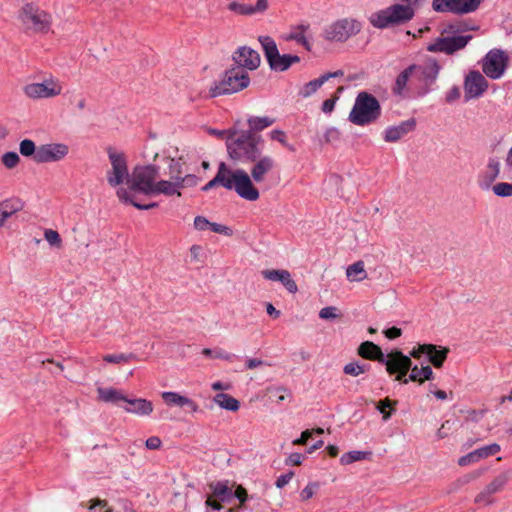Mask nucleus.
<instances>
[{
	"label": "nucleus",
	"instance_id": "052dcab7",
	"mask_svg": "<svg viewBox=\"0 0 512 512\" xmlns=\"http://www.w3.org/2000/svg\"><path fill=\"white\" fill-rule=\"evenodd\" d=\"M210 224L211 222L204 216H196L194 219V227L200 231L210 228Z\"/></svg>",
	"mask_w": 512,
	"mask_h": 512
},
{
	"label": "nucleus",
	"instance_id": "de8ad7c7",
	"mask_svg": "<svg viewBox=\"0 0 512 512\" xmlns=\"http://www.w3.org/2000/svg\"><path fill=\"white\" fill-rule=\"evenodd\" d=\"M133 357V354H107L104 360L109 363H126Z\"/></svg>",
	"mask_w": 512,
	"mask_h": 512
},
{
	"label": "nucleus",
	"instance_id": "603ef678",
	"mask_svg": "<svg viewBox=\"0 0 512 512\" xmlns=\"http://www.w3.org/2000/svg\"><path fill=\"white\" fill-rule=\"evenodd\" d=\"M339 139H340V132L337 128L330 127L328 129H326V131L324 133V141L326 143H332V142L338 141Z\"/></svg>",
	"mask_w": 512,
	"mask_h": 512
},
{
	"label": "nucleus",
	"instance_id": "ddd939ff",
	"mask_svg": "<svg viewBox=\"0 0 512 512\" xmlns=\"http://www.w3.org/2000/svg\"><path fill=\"white\" fill-rule=\"evenodd\" d=\"M509 63V57L505 51L501 49L490 50L482 60L483 73L490 79H500Z\"/></svg>",
	"mask_w": 512,
	"mask_h": 512
},
{
	"label": "nucleus",
	"instance_id": "412c9836",
	"mask_svg": "<svg viewBox=\"0 0 512 512\" xmlns=\"http://www.w3.org/2000/svg\"><path fill=\"white\" fill-rule=\"evenodd\" d=\"M262 276L266 280L270 281H278L282 283V285L287 289L290 293H296L298 291V287L296 282L292 279L291 274L287 270H276V269H267L261 272Z\"/></svg>",
	"mask_w": 512,
	"mask_h": 512
},
{
	"label": "nucleus",
	"instance_id": "bb28decb",
	"mask_svg": "<svg viewBox=\"0 0 512 512\" xmlns=\"http://www.w3.org/2000/svg\"><path fill=\"white\" fill-rule=\"evenodd\" d=\"M416 64H411L407 68H405L397 77L392 88V91L397 96H403L404 91L407 87V83L409 78L413 75L415 71Z\"/></svg>",
	"mask_w": 512,
	"mask_h": 512
},
{
	"label": "nucleus",
	"instance_id": "49530a36",
	"mask_svg": "<svg viewBox=\"0 0 512 512\" xmlns=\"http://www.w3.org/2000/svg\"><path fill=\"white\" fill-rule=\"evenodd\" d=\"M319 488V483L317 482H310L307 484V486L301 491L300 498L302 501H307L308 499L312 498L315 494V491Z\"/></svg>",
	"mask_w": 512,
	"mask_h": 512
},
{
	"label": "nucleus",
	"instance_id": "a19ab883",
	"mask_svg": "<svg viewBox=\"0 0 512 512\" xmlns=\"http://www.w3.org/2000/svg\"><path fill=\"white\" fill-rule=\"evenodd\" d=\"M1 162L7 169H13L19 164L20 157L16 152H6L2 155Z\"/></svg>",
	"mask_w": 512,
	"mask_h": 512
},
{
	"label": "nucleus",
	"instance_id": "f8f14e48",
	"mask_svg": "<svg viewBox=\"0 0 512 512\" xmlns=\"http://www.w3.org/2000/svg\"><path fill=\"white\" fill-rule=\"evenodd\" d=\"M107 154L111 164V169L107 172L108 184L112 187L119 186L124 182L127 184L130 175L125 154L113 147L107 148Z\"/></svg>",
	"mask_w": 512,
	"mask_h": 512
},
{
	"label": "nucleus",
	"instance_id": "9d476101",
	"mask_svg": "<svg viewBox=\"0 0 512 512\" xmlns=\"http://www.w3.org/2000/svg\"><path fill=\"white\" fill-rule=\"evenodd\" d=\"M362 28L363 23L356 18H340L325 28L323 37L331 42L344 43L351 37L359 34Z\"/></svg>",
	"mask_w": 512,
	"mask_h": 512
},
{
	"label": "nucleus",
	"instance_id": "a211bd4d",
	"mask_svg": "<svg viewBox=\"0 0 512 512\" xmlns=\"http://www.w3.org/2000/svg\"><path fill=\"white\" fill-rule=\"evenodd\" d=\"M488 89V81L477 70L470 71L464 80L465 100L479 98Z\"/></svg>",
	"mask_w": 512,
	"mask_h": 512
},
{
	"label": "nucleus",
	"instance_id": "6ab92c4d",
	"mask_svg": "<svg viewBox=\"0 0 512 512\" xmlns=\"http://www.w3.org/2000/svg\"><path fill=\"white\" fill-rule=\"evenodd\" d=\"M511 473L504 471L498 474L494 479L485 486V488L475 497V503H484L489 505L492 503L491 496L504 489L508 481L510 480Z\"/></svg>",
	"mask_w": 512,
	"mask_h": 512
},
{
	"label": "nucleus",
	"instance_id": "0e129e2a",
	"mask_svg": "<svg viewBox=\"0 0 512 512\" xmlns=\"http://www.w3.org/2000/svg\"><path fill=\"white\" fill-rule=\"evenodd\" d=\"M304 458L305 456L301 453H291L286 460V464L298 466L301 465Z\"/></svg>",
	"mask_w": 512,
	"mask_h": 512
},
{
	"label": "nucleus",
	"instance_id": "393cba45",
	"mask_svg": "<svg viewBox=\"0 0 512 512\" xmlns=\"http://www.w3.org/2000/svg\"><path fill=\"white\" fill-rule=\"evenodd\" d=\"M51 15L43 10H34V33L46 34L51 30Z\"/></svg>",
	"mask_w": 512,
	"mask_h": 512
},
{
	"label": "nucleus",
	"instance_id": "13d9d810",
	"mask_svg": "<svg viewBox=\"0 0 512 512\" xmlns=\"http://www.w3.org/2000/svg\"><path fill=\"white\" fill-rule=\"evenodd\" d=\"M210 229H211V231H213L215 233L223 234L226 236L232 235L231 228H229L228 226L222 225V224L215 223V222H211Z\"/></svg>",
	"mask_w": 512,
	"mask_h": 512
},
{
	"label": "nucleus",
	"instance_id": "2eb2a0df",
	"mask_svg": "<svg viewBox=\"0 0 512 512\" xmlns=\"http://www.w3.org/2000/svg\"><path fill=\"white\" fill-rule=\"evenodd\" d=\"M481 2L482 0H433L432 9L438 13L463 15L476 11Z\"/></svg>",
	"mask_w": 512,
	"mask_h": 512
},
{
	"label": "nucleus",
	"instance_id": "39448f33",
	"mask_svg": "<svg viewBox=\"0 0 512 512\" xmlns=\"http://www.w3.org/2000/svg\"><path fill=\"white\" fill-rule=\"evenodd\" d=\"M229 157L239 162H255L261 155L264 139L251 131H230L226 142Z\"/></svg>",
	"mask_w": 512,
	"mask_h": 512
},
{
	"label": "nucleus",
	"instance_id": "a18cd8bd",
	"mask_svg": "<svg viewBox=\"0 0 512 512\" xmlns=\"http://www.w3.org/2000/svg\"><path fill=\"white\" fill-rule=\"evenodd\" d=\"M228 9L235 12L236 14H239V15H252L253 14L252 5L240 4L235 1L231 2L228 5Z\"/></svg>",
	"mask_w": 512,
	"mask_h": 512
},
{
	"label": "nucleus",
	"instance_id": "cd10ccee",
	"mask_svg": "<svg viewBox=\"0 0 512 512\" xmlns=\"http://www.w3.org/2000/svg\"><path fill=\"white\" fill-rule=\"evenodd\" d=\"M213 401L222 409L236 412L240 408V402L233 396L226 393H218L214 396Z\"/></svg>",
	"mask_w": 512,
	"mask_h": 512
},
{
	"label": "nucleus",
	"instance_id": "1a4fd4ad",
	"mask_svg": "<svg viewBox=\"0 0 512 512\" xmlns=\"http://www.w3.org/2000/svg\"><path fill=\"white\" fill-rule=\"evenodd\" d=\"M413 19V12L403 4H393L384 9L371 13L368 17L369 23L377 29L404 24Z\"/></svg>",
	"mask_w": 512,
	"mask_h": 512
},
{
	"label": "nucleus",
	"instance_id": "dca6fc26",
	"mask_svg": "<svg viewBox=\"0 0 512 512\" xmlns=\"http://www.w3.org/2000/svg\"><path fill=\"white\" fill-rule=\"evenodd\" d=\"M68 153L69 147L64 143H48L38 147L34 145V161L38 163L59 162Z\"/></svg>",
	"mask_w": 512,
	"mask_h": 512
},
{
	"label": "nucleus",
	"instance_id": "79ce46f5",
	"mask_svg": "<svg viewBox=\"0 0 512 512\" xmlns=\"http://www.w3.org/2000/svg\"><path fill=\"white\" fill-rule=\"evenodd\" d=\"M409 352H450L448 347H440L439 349L436 345L433 344H417V346L412 347Z\"/></svg>",
	"mask_w": 512,
	"mask_h": 512
},
{
	"label": "nucleus",
	"instance_id": "f3484780",
	"mask_svg": "<svg viewBox=\"0 0 512 512\" xmlns=\"http://www.w3.org/2000/svg\"><path fill=\"white\" fill-rule=\"evenodd\" d=\"M232 60L235 63L234 67H240L245 71H254L261 64L260 54L248 46L238 47L232 54Z\"/></svg>",
	"mask_w": 512,
	"mask_h": 512
},
{
	"label": "nucleus",
	"instance_id": "69168bd1",
	"mask_svg": "<svg viewBox=\"0 0 512 512\" xmlns=\"http://www.w3.org/2000/svg\"><path fill=\"white\" fill-rule=\"evenodd\" d=\"M453 425H454V422H452L450 420H446L437 432L438 437L441 439L447 437L449 434V431L451 430Z\"/></svg>",
	"mask_w": 512,
	"mask_h": 512
},
{
	"label": "nucleus",
	"instance_id": "423d86ee",
	"mask_svg": "<svg viewBox=\"0 0 512 512\" xmlns=\"http://www.w3.org/2000/svg\"><path fill=\"white\" fill-rule=\"evenodd\" d=\"M97 393L99 400L120 406L128 413L138 416H148L153 411L151 401L143 398H127L121 391L115 388L99 387L97 388Z\"/></svg>",
	"mask_w": 512,
	"mask_h": 512
},
{
	"label": "nucleus",
	"instance_id": "473e14b6",
	"mask_svg": "<svg viewBox=\"0 0 512 512\" xmlns=\"http://www.w3.org/2000/svg\"><path fill=\"white\" fill-rule=\"evenodd\" d=\"M325 83L322 75L314 80L309 81L306 83L303 88L300 90L299 94L304 97H310L313 95L323 84Z\"/></svg>",
	"mask_w": 512,
	"mask_h": 512
},
{
	"label": "nucleus",
	"instance_id": "3c124183",
	"mask_svg": "<svg viewBox=\"0 0 512 512\" xmlns=\"http://www.w3.org/2000/svg\"><path fill=\"white\" fill-rule=\"evenodd\" d=\"M480 459L478 458V455L476 453V450L462 456L459 458L458 460V464L460 466H467L469 464H472V463H475V462H478Z\"/></svg>",
	"mask_w": 512,
	"mask_h": 512
},
{
	"label": "nucleus",
	"instance_id": "f704fd0d",
	"mask_svg": "<svg viewBox=\"0 0 512 512\" xmlns=\"http://www.w3.org/2000/svg\"><path fill=\"white\" fill-rule=\"evenodd\" d=\"M367 369H368L367 364H360L359 362L354 361V362H350V363L346 364L343 368V371L347 375L356 377V376L364 373Z\"/></svg>",
	"mask_w": 512,
	"mask_h": 512
},
{
	"label": "nucleus",
	"instance_id": "b1692460",
	"mask_svg": "<svg viewBox=\"0 0 512 512\" xmlns=\"http://www.w3.org/2000/svg\"><path fill=\"white\" fill-rule=\"evenodd\" d=\"M499 175L500 162L497 158H490L487 163L486 171L478 177V186L482 190H488Z\"/></svg>",
	"mask_w": 512,
	"mask_h": 512
},
{
	"label": "nucleus",
	"instance_id": "e433bc0d",
	"mask_svg": "<svg viewBox=\"0 0 512 512\" xmlns=\"http://www.w3.org/2000/svg\"><path fill=\"white\" fill-rule=\"evenodd\" d=\"M2 209H4L8 216H12L23 207L22 202L19 199H8L0 203Z\"/></svg>",
	"mask_w": 512,
	"mask_h": 512
},
{
	"label": "nucleus",
	"instance_id": "9b49d317",
	"mask_svg": "<svg viewBox=\"0 0 512 512\" xmlns=\"http://www.w3.org/2000/svg\"><path fill=\"white\" fill-rule=\"evenodd\" d=\"M440 70L439 62L433 57L426 58L422 64H416L413 75L418 82V96L422 97L431 92L432 86L438 79Z\"/></svg>",
	"mask_w": 512,
	"mask_h": 512
},
{
	"label": "nucleus",
	"instance_id": "bf43d9fd",
	"mask_svg": "<svg viewBox=\"0 0 512 512\" xmlns=\"http://www.w3.org/2000/svg\"><path fill=\"white\" fill-rule=\"evenodd\" d=\"M426 355L429 356V361L436 368L441 367L447 358V354H426Z\"/></svg>",
	"mask_w": 512,
	"mask_h": 512
},
{
	"label": "nucleus",
	"instance_id": "5701e85b",
	"mask_svg": "<svg viewBox=\"0 0 512 512\" xmlns=\"http://www.w3.org/2000/svg\"><path fill=\"white\" fill-rule=\"evenodd\" d=\"M250 170L251 176L255 182L260 183L264 181L265 175L269 173L275 166V161L271 156H260Z\"/></svg>",
	"mask_w": 512,
	"mask_h": 512
},
{
	"label": "nucleus",
	"instance_id": "6e6d98bb",
	"mask_svg": "<svg viewBox=\"0 0 512 512\" xmlns=\"http://www.w3.org/2000/svg\"><path fill=\"white\" fill-rule=\"evenodd\" d=\"M391 404L392 403L388 398L378 402L377 409L383 415V420L385 421L388 420L391 416V413L386 411L387 408L391 407Z\"/></svg>",
	"mask_w": 512,
	"mask_h": 512
},
{
	"label": "nucleus",
	"instance_id": "4be33fe9",
	"mask_svg": "<svg viewBox=\"0 0 512 512\" xmlns=\"http://www.w3.org/2000/svg\"><path fill=\"white\" fill-rule=\"evenodd\" d=\"M416 127V121L414 118L402 121L398 125L390 126L386 128L384 132V140L386 142H397L402 137L413 131Z\"/></svg>",
	"mask_w": 512,
	"mask_h": 512
},
{
	"label": "nucleus",
	"instance_id": "7c9ffc66",
	"mask_svg": "<svg viewBox=\"0 0 512 512\" xmlns=\"http://www.w3.org/2000/svg\"><path fill=\"white\" fill-rule=\"evenodd\" d=\"M371 456H372V452L371 451L353 450V451H349L347 453H344L340 457V463L342 465H349V464H351L353 462H356V461L370 459Z\"/></svg>",
	"mask_w": 512,
	"mask_h": 512
},
{
	"label": "nucleus",
	"instance_id": "5fc2aeb1",
	"mask_svg": "<svg viewBox=\"0 0 512 512\" xmlns=\"http://www.w3.org/2000/svg\"><path fill=\"white\" fill-rule=\"evenodd\" d=\"M337 308L333 306L324 307L319 312V317L321 319H335L337 315Z\"/></svg>",
	"mask_w": 512,
	"mask_h": 512
},
{
	"label": "nucleus",
	"instance_id": "774afa93",
	"mask_svg": "<svg viewBox=\"0 0 512 512\" xmlns=\"http://www.w3.org/2000/svg\"><path fill=\"white\" fill-rule=\"evenodd\" d=\"M270 138L272 140L278 141L281 144L287 146L286 134L282 130H278V129L272 130L271 133H270Z\"/></svg>",
	"mask_w": 512,
	"mask_h": 512
},
{
	"label": "nucleus",
	"instance_id": "6e6552de",
	"mask_svg": "<svg viewBox=\"0 0 512 512\" xmlns=\"http://www.w3.org/2000/svg\"><path fill=\"white\" fill-rule=\"evenodd\" d=\"M250 84V77L247 71L240 67L227 69L221 79L209 89V96L215 98L221 95L237 93L247 88Z\"/></svg>",
	"mask_w": 512,
	"mask_h": 512
},
{
	"label": "nucleus",
	"instance_id": "f257e3e1",
	"mask_svg": "<svg viewBox=\"0 0 512 512\" xmlns=\"http://www.w3.org/2000/svg\"><path fill=\"white\" fill-rule=\"evenodd\" d=\"M366 359L378 360L386 366L390 375H396L395 380L407 384L409 380L419 381L430 380L433 377L432 368L429 365L419 369L412 366L410 357L419 358L422 354H360Z\"/></svg>",
	"mask_w": 512,
	"mask_h": 512
},
{
	"label": "nucleus",
	"instance_id": "0eeeda50",
	"mask_svg": "<svg viewBox=\"0 0 512 512\" xmlns=\"http://www.w3.org/2000/svg\"><path fill=\"white\" fill-rule=\"evenodd\" d=\"M381 116V105L377 98L368 92H360L349 113V121L358 126L369 125Z\"/></svg>",
	"mask_w": 512,
	"mask_h": 512
},
{
	"label": "nucleus",
	"instance_id": "c9c22d12",
	"mask_svg": "<svg viewBox=\"0 0 512 512\" xmlns=\"http://www.w3.org/2000/svg\"><path fill=\"white\" fill-rule=\"evenodd\" d=\"M308 28V26H304V25H300L298 27V29L300 30V32H294V33H291L287 39L289 40H295L297 43L301 44L304 46V48L308 51L311 50V44L309 43V41L306 39V37L304 36V32L305 30Z\"/></svg>",
	"mask_w": 512,
	"mask_h": 512
},
{
	"label": "nucleus",
	"instance_id": "864d4df0",
	"mask_svg": "<svg viewBox=\"0 0 512 512\" xmlns=\"http://www.w3.org/2000/svg\"><path fill=\"white\" fill-rule=\"evenodd\" d=\"M356 352H382V349L371 341L362 342Z\"/></svg>",
	"mask_w": 512,
	"mask_h": 512
},
{
	"label": "nucleus",
	"instance_id": "a878e982",
	"mask_svg": "<svg viewBox=\"0 0 512 512\" xmlns=\"http://www.w3.org/2000/svg\"><path fill=\"white\" fill-rule=\"evenodd\" d=\"M163 194L165 196H181L179 183L176 180H160L156 182L153 195Z\"/></svg>",
	"mask_w": 512,
	"mask_h": 512
},
{
	"label": "nucleus",
	"instance_id": "2f4dec72",
	"mask_svg": "<svg viewBox=\"0 0 512 512\" xmlns=\"http://www.w3.org/2000/svg\"><path fill=\"white\" fill-rule=\"evenodd\" d=\"M346 275L351 281H362L367 277V273L364 269L363 261H357L354 264L348 266Z\"/></svg>",
	"mask_w": 512,
	"mask_h": 512
},
{
	"label": "nucleus",
	"instance_id": "ea45409f",
	"mask_svg": "<svg viewBox=\"0 0 512 512\" xmlns=\"http://www.w3.org/2000/svg\"><path fill=\"white\" fill-rule=\"evenodd\" d=\"M492 190L498 197H511L512 184L508 182H499L493 185Z\"/></svg>",
	"mask_w": 512,
	"mask_h": 512
},
{
	"label": "nucleus",
	"instance_id": "4468645a",
	"mask_svg": "<svg viewBox=\"0 0 512 512\" xmlns=\"http://www.w3.org/2000/svg\"><path fill=\"white\" fill-rule=\"evenodd\" d=\"M264 56L271 70L284 72L290 68L288 54L281 55L279 53L275 40L270 36H259Z\"/></svg>",
	"mask_w": 512,
	"mask_h": 512
},
{
	"label": "nucleus",
	"instance_id": "4d7b16f0",
	"mask_svg": "<svg viewBox=\"0 0 512 512\" xmlns=\"http://www.w3.org/2000/svg\"><path fill=\"white\" fill-rule=\"evenodd\" d=\"M234 498L240 501V508H242L243 504L248 499L247 490L243 486H238L236 490L233 492V499Z\"/></svg>",
	"mask_w": 512,
	"mask_h": 512
},
{
	"label": "nucleus",
	"instance_id": "c85d7f7f",
	"mask_svg": "<svg viewBox=\"0 0 512 512\" xmlns=\"http://www.w3.org/2000/svg\"><path fill=\"white\" fill-rule=\"evenodd\" d=\"M213 495L221 502L230 503L233 500V491L228 487L227 482H217L210 485Z\"/></svg>",
	"mask_w": 512,
	"mask_h": 512
},
{
	"label": "nucleus",
	"instance_id": "8fccbe9b",
	"mask_svg": "<svg viewBox=\"0 0 512 512\" xmlns=\"http://www.w3.org/2000/svg\"><path fill=\"white\" fill-rule=\"evenodd\" d=\"M41 366H43V367L50 366V367H48V369L52 373H60L63 371V365H62L61 361H54V360H50L48 358L41 360Z\"/></svg>",
	"mask_w": 512,
	"mask_h": 512
},
{
	"label": "nucleus",
	"instance_id": "4c0bfd02",
	"mask_svg": "<svg viewBox=\"0 0 512 512\" xmlns=\"http://www.w3.org/2000/svg\"><path fill=\"white\" fill-rule=\"evenodd\" d=\"M169 178L178 181L182 177V163L174 158L169 159Z\"/></svg>",
	"mask_w": 512,
	"mask_h": 512
},
{
	"label": "nucleus",
	"instance_id": "72a5a7b5",
	"mask_svg": "<svg viewBox=\"0 0 512 512\" xmlns=\"http://www.w3.org/2000/svg\"><path fill=\"white\" fill-rule=\"evenodd\" d=\"M18 20L26 31L30 30L32 22V6L29 3H26L20 10Z\"/></svg>",
	"mask_w": 512,
	"mask_h": 512
},
{
	"label": "nucleus",
	"instance_id": "7ed1b4c3",
	"mask_svg": "<svg viewBox=\"0 0 512 512\" xmlns=\"http://www.w3.org/2000/svg\"><path fill=\"white\" fill-rule=\"evenodd\" d=\"M217 186H222L235 192L243 199L256 201L259 199V191L253 185L248 173L243 169L231 170L225 162H220L213 179L206 183L201 190L206 192Z\"/></svg>",
	"mask_w": 512,
	"mask_h": 512
},
{
	"label": "nucleus",
	"instance_id": "aec40b11",
	"mask_svg": "<svg viewBox=\"0 0 512 512\" xmlns=\"http://www.w3.org/2000/svg\"><path fill=\"white\" fill-rule=\"evenodd\" d=\"M61 92V84L52 76L43 79L41 82H34V98H52L60 95Z\"/></svg>",
	"mask_w": 512,
	"mask_h": 512
},
{
	"label": "nucleus",
	"instance_id": "c03bdc74",
	"mask_svg": "<svg viewBox=\"0 0 512 512\" xmlns=\"http://www.w3.org/2000/svg\"><path fill=\"white\" fill-rule=\"evenodd\" d=\"M44 237L46 241L53 247L60 248L62 245V239L59 233L53 229H45Z\"/></svg>",
	"mask_w": 512,
	"mask_h": 512
},
{
	"label": "nucleus",
	"instance_id": "f03ea898",
	"mask_svg": "<svg viewBox=\"0 0 512 512\" xmlns=\"http://www.w3.org/2000/svg\"><path fill=\"white\" fill-rule=\"evenodd\" d=\"M158 176L159 168L156 165L136 166L129 179H127L128 189L120 187L116 191V195L121 202L130 204L139 210L155 208L158 206V203L141 204L133 199L130 192L134 191L144 195H153Z\"/></svg>",
	"mask_w": 512,
	"mask_h": 512
},
{
	"label": "nucleus",
	"instance_id": "680f3d73",
	"mask_svg": "<svg viewBox=\"0 0 512 512\" xmlns=\"http://www.w3.org/2000/svg\"><path fill=\"white\" fill-rule=\"evenodd\" d=\"M293 476H294V473L292 471H290L286 474L280 475L275 482L276 487L279 489L283 488L290 482V480L292 479Z\"/></svg>",
	"mask_w": 512,
	"mask_h": 512
},
{
	"label": "nucleus",
	"instance_id": "c756f323",
	"mask_svg": "<svg viewBox=\"0 0 512 512\" xmlns=\"http://www.w3.org/2000/svg\"><path fill=\"white\" fill-rule=\"evenodd\" d=\"M274 119L264 116V117H258V116H252L249 117L247 120V123L249 125V129L247 131H251L253 133L258 134V132L264 130L265 128L271 126L274 123Z\"/></svg>",
	"mask_w": 512,
	"mask_h": 512
},
{
	"label": "nucleus",
	"instance_id": "338daca9",
	"mask_svg": "<svg viewBox=\"0 0 512 512\" xmlns=\"http://www.w3.org/2000/svg\"><path fill=\"white\" fill-rule=\"evenodd\" d=\"M20 153L23 156H32V140L25 139L20 143Z\"/></svg>",
	"mask_w": 512,
	"mask_h": 512
},
{
	"label": "nucleus",
	"instance_id": "58836bf2",
	"mask_svg": "<svg viewBox=\"0 0 512 512\" xmlns=\"http://www.w3.org/2000/svg\"><path fill=\"white\" fill-rule=\"evenodd\" d=\"M162 398L167 405H176L181 407L183 403H185V396H182L176 392H163Z\"/></svg>",
	"mask_w": 512,
	"mask_h": 512
},
{
	"label": "nucleus",
	"instance_id": "09e8293b",
	"mask_svg": "<svg viewBox=\"0 0 512 512\" xmlns=\"http://www.w3.org/2000/svg\"><path fill=\"white\" fill-rule=\"evenodd\" d=\"M198 177L193 174H187L185 176L180 177L178 180L180 190L185 187H193L198 183Z\"/></svg>",
	"mask_w": 512,
	"mask_h": 512
},
{
	"label": "nucleus",
	"instance_id": "37998d69",
	"mask_svg": "<svg viewBox=\"0 0 512 512\" xmlns=\"http://www.w3.org/2000/svg\"><path fill=\"white\" fill-rule=\"evenodd\" d=\"M499 451H500V446L496 443L476 449V453L480 460L487 458L489 456L496 455Z\"/></svg>",
	"mask_w": 512,
	"mask_h": 512
},
{
	"label": "nucleus",
	"instance_id": "e2e57ef3",
	"mask_svg": "<svg viewBox=\"0 0 512 512\" xmlns=\"http://www.w3.org/2000/svg\"><path fill=\"white\" fill-rule=\"evenodd\" d=\"M460 98V88L458 86H453L447 93L445 100L447 103H453L454 101Z\"/></svg>",
	"mask_w": 512,
	"mask_h": 512
},
{
	"label": "nucleus",
	"instance_id": "20e7f679",
	"mask_svg": "<svg viewBox=\"0 0 512 512\" xmlns=\"http://www.w3.org/2000/svg\"><path fill=\"white\" fill-rule=\"evenodd\" d=\"M475 27L465 20H456L443 26L440 36L426 47L427 51L432 53H444L453 55L463 50L473 39L471 34H466L474 30Z\"/></svg>",
	"mask_w": 512,
	"mask_h": 512
}]
</instances>
